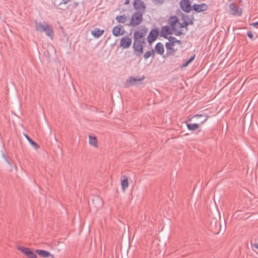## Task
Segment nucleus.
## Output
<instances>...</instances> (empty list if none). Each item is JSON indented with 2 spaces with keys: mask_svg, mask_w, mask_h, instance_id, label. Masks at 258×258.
I'll return each instance as SVG.
<instances>
[{
  "mask_svg": "<svg viewBox=\"0 0 258 258\" xmlns=\"http://www.w3.org/2000/svg\"><path fill=\"white\" fill-rule=\"evenodd\" d=\"M209 118L207 114H196L188 118L186 121L187 128L190 131H195L201 128Z\"/></svg>",
  "mask_w": 258,
  "mask_h": 258,
  "instance_id": "nucleus-1",
  "label": "nucleus"
},
{
  "mask_svg": "<svg viewBox=\"0 0 258 258\" xmlns=\"http://www.w3.org/2000/svg\"><path fill=\"white\" fill-rule=\"evenodd\" d=\"M165 46L167 50V54L173 55L175 52L180 47V42L174 37H170L168 42L166 43Z\"/></svg>",
  "mask_w": 258,
  "mask_h": 258,
  "instance_id": "nucleus-2",
  "label": "nucleus"
},
{
  "mask_svg": "<svg viewBox=\"0 0 258 258\" xmlns=\"http://www.w3.org/2000/svg\"><path fill=\"white\" fill-rule=\"evenodd\" d=\"M188 23L185 21V17H182L181 21H179L176 24L172 27L173 33L176 35H179L183 33V29Z\"/></svg>",
  "mask_w": 258,
  "mask_h": 258,
  "instance_id": "nucleus-3",
  "label": "nucleus"
},
{
  "mask_svg": "<svg viewBox=\"0 0 258 258\" xmlns=\"http://www.w3.org/2000/svg\"><path fill=\"white\" fill-rule=\"evenodd\" d=\"M143 20V16L140 12H136L133 14L132 19L127 25L135 26L139 25Z\"/></svg>",
  "mask_w": 258,
  "mask_h": 258,
  "instance_id": "nucleus-4",
  "label": "nucleus"
},
{
  "mask_svg": "<svg viewBox=\"0 0 258 258\" xmlns=\"http://www.w3.org/2000/svg\"><path fill=\"white\" fill-rule=\"evenodd\" d=\"M17 249L28 258H37L36 254L29 248L19 246Z\"/></svg>",
  "mask_w": 258,
  "mask_h": 258,
  "instance_id": "nucleus-5",
  "label": "nucleus"
},
{
  "mask_svg": "<svg viewBox=\"0 0 258 258\" xmlns=\"http://www.w3.org/2000/svg\"><path fill=\"white\" fill-rule=\"evenodd\" d=\"M145 79L144 76L142 77H129L125 82L126 87H130L131 86H135L138 84L139 82L143 81Z\"/></svg>",
  "mask_w": 258,
  "mask_h": 258,
  "instance_id": "nucleus-6",
  "label": "nucleus"
},
{
  "mask_svg": "<svg viewBox=\"0 0 258 258\" xmlns=\"http://www.w3.org/2000/svg\"><path fill=\"white\" fill-rule=\"evenodd\" d=\"M229 9V12L233 15L240 16L242 14V9L234 3H230Z\"/></svg>",
  "mask_w": 258,
  "mask_h": 258,
  "instance_id": "nucleus-7",
  "label": "nucleus"
},
{
  "mask_svg": "<svg viewBox=\"0 0 258 258\" xmlns=\"http://www.w3.org/2000/svg\"><path fill=\"white\" fill-rule=\"evenodd\" d=\"M148 32V30L146 28L139 29L134 33L135 41H141V39L144 37Z\"/></svg>",
  "mask_w": 258,
  "mask_h": 258,
  "instance_id": "nucleus-8",
  "label": "nucleus"
},
{
  "mask_svg": "<svg viewBox=\"0 0 258 258\" xmlns=\"http://www.w3.org/2000/svg\"><path fill=\"white\" fill-rule=\"evenodd\" d=\"M132 43V40L131 38L127 37H123L120 40L119 43V46L122 48L123 49H126L128 48L131 46Z\"/></svg>",
  "mask_w": 258,
  "mask_h": 258,
  "instance_id": "nucleus-9",
  "label": "nucleus"
},
{
  "mask_svg": "<svg viewBox=\"0 0 258 258\" xmlns=\"http://www.w3.org/2000/svg\"><path fill=\"white\" fill-rule=\"evenodd\" d=\"M181 9L185 12L190 11L191 7V3L189 0H182L180 3Z\"/></svg>",
  "mask_w": 258,
  "mask_h": 258,
  "instance_id": "nucleus-10",
  "label": "nucleus"
},
{
  "mask_svg": "<svg viewBox=\"0 0 258 258\" xmlns=\"http://www.w3.org/2000/svg\"><path fill=\"white\" fill-rule=\"evenodd\" d=\"M133 48L137 55H140L143 53V47L141 41H135Z\"/></svg>",
  "mask_w": 258,
  "mask_h": 258,
  "instance_id": "nucleus-11",
  "label": "nucleus"
},
{
  "mask_svg": "<svg viewBox=\"0 0 258 258\" xmlns=\"http://www.w3.org/2000/svg\"><path fill=\"white\" fill-rule=\"evenodd\" d=\"M134 7L136 10L144 12L146 9V5L141 0H135L134 2Z\"/></svg>",
  "mask_w": 258,
  "mask_h": 258,
  "instance_id": "nucleus-12",
  "label": "nucleus"
},
{
  "mask_svg": "<svg viewBox=\"0 0 258 258\" xmlns=\"http://www.w3.org/2000/svg\"><path fill=\"white\" fill-rule=\"evenodd\" d=\"M88 138L90 146L97 149L98 148V142L97 137L93 135H89Z\"/></svg>",
  "mask_w": 258,
  "mask_h": 258,
  "instance_id": "nucleus-13",
  "label": "nucleus"
},
{
  "mask_svg": "<svg viewBox=\"0 0 258 258\" xmlns=\"http://www.w3.org/2000/svg\"><path fill=\"white\" fill-rule=\"evenodd\" d=\"M158 34L159 31L157 30H152L148 36V40L149 43H151L154 42L157 39Z\"/></svg>",
  "mask_w": 258,
  "mask_h": 258,
  "instance_id": "nucleus-14",
  "label": "nucleus"
},
{
  "mask_svg": "<svg viewBox=\"0 0 258 258\" xmlns=\"http://www.w3.org/2000/svg\"><path fill=\"white\" fill-rule=\"evenodd\" d=\"M36 252L43 258H54V255L44 250L37 249Z\"/></svg>",
  "mask_w": 258,
  "mask_h": 258,
  "instance_id": "nucleus-15",
  "label": "nucleus"
},
{
  "mask_svg": "<svg viewBox=\"0 0 258 258\" xmlns=\"http://www.w3.org/2000/svg\"><path fill=\"white\" fill-rule=\"evenodd\" d=\"M193 9L197 12H202L206 11L208 6L205 4H202L200 5L195 4L192 6Z\"/></svg>",
  "mask_w": 258,
  "mask_h": 258,
  "instance_id": "nucleus-16",
  "label": "nucleus"
},
{
  "mask_svg": "<svg viewBox=\"0 0 258 258\" xmlns=\"http://www.w3.org/2000/svg\"><path fill=\"white\" fill-rule=\"evenodd\" d=\"M124 30L120 26L114 27L112 30L113 34L115 36L123 35Z\"/></svg>",
  "mask_w": 258,
  "mask_h": 258,
  "instance_id": "nucleus-17",
  "label": "nucleus"
},
{
  "mask_svg": "<svg viewBox=\"0 0 258 258\" xmlns=\"http://www.w3.org/2000/svg\"><path fill=\"white\" fill-rule=\"evenodd\" d=\"M129 182L128 177L126 176H123V179H121V185L122 190L124 191L126 188L128 187Z\"/></svg>",
  "mask_w": 258,
  "mask_h": 258,
  "instance_id": "nucleus-18",
  "label": "nucleus"
},
{
  "mask_svg": "<svg viewBox=\"0 0 258 258\" xmlns=\"http://www.w3.org/2000/svg\"><path fill=\"white\" fill-rule=\"evenodd\" d=\"M48 25L44 23H36V29L37 31L39 32H44L48 27Z\"/></svg>",
  "mask_w": 258,
  "mask_h": 258,
  "instance_id": "nucleus-19",
  "label": "nucleus"
},
{
  "mask_svg": "<svg viewBox=\"0 0 258 258\" xmlns=\"http://www.w3.org/2000/svg\"><path fill=\"white\" fill-rule=\"evenodd\" d=\"M155 51L160 55L163 54L164 52V48L163 45L161 43H157L155 46Z\"/></svg>",
  "mask_w": 258,
  "mask_h": 258,
  "instance_id": "nucleus-20",
  "label": "nucleus"
},
{
  "mask_svg": "<svg viewBox=\"0 0 258 258\" xmlns=\"http://www.w3.org/2000/svg\"><path fill=\"white\" fill-rule=\"evenodd\" d=\"M116 20L118 23H126L128 22L127 16L125 15L117 16Z\"/></svg>",
  "mask_w": 258,
  "mask_h": 258,
  "instance_id": "nucleus-21",
  "label": "nucleus"
},
{
  "mask_svg": "<svg viewBox=\"0 0 258 258\" xmlns=\"http://www.w3.org/2000/svg\"><path fill=\"white\" fill-rule=\"evenodd\" d=\"M104 32V30H101L98 28H95L94 30L91 32V34L94 37L98 38L101 36Z\"/></svg>",
  "mask_w": 258,
  "mask_h": 258,
  "instance_id": "nucleus-22",
  "label": "nucleus"
},
{
  "mask_svg": "<svg viewBox=\"0 0 258 258\" xmlns=\"http://www.w3.org/2000/svg\"><path fill=\"white\" fill-rule=\"evenodd\" d=\"M161 34L165 37H167V35L171 33V29L168 26H164L161 29Z\"/></svg>",
  "mask_w": 258,
  "mask_h": 258,
  "instance_id": "nucleus-23",
  "label": "nucleus"
},
{
  "mask_svg": "<svg viewBox=\"0 0 258 258\" xmlns=\"http://www.w3.org/2000/svg\"><path fill=\"white\" fill-rule=\"evenodd\" d=\"M179 20L175 16H172L169 19V23L171 27H173Z\"/></svg>",
  "mask_w": 258,
  "mask_h": 258,
  "instance_id": "nucleus-24",
  "label": "nucleus"
},
{
  "mask_svg": "<svg viewBox=\"0 0 258 258\" xmlns=\"http://www.w3.org/2000/svg\"><path fill=\"white\" fill-rule=\"evenodd\" d=\"M44 32H45L47 35L50 37H52L53 34V30L52 28L50 26H48V27Z\"/></svg>",
  "mask_w": 258,
  "mask_h": 258,
  "instance_id": "nucleus-25",
  "label": "nucleus"
},
{
  "mask_svg": "<svg viewBox=\"0 0 258 258\" xmlns=\"http://www.w3.org/2000/svg\"><path fill=\"white\" fill-rule=\"evenodd\" d=\"M195 55L190 57L185 63L182 65V68L186 67L195 58Z\"/></svg>",
  "mask_w": 258,
  "mask_h": 258,
  "instance_id": "nucleus-26",
  "label": "nucleus"
},
{
  "mask_svg": "<svg viewBox=\"0 0 258 258\" xmlns=\"http://www.w3.org/2000/svg\"><path fill=\"white\" fill-rule=\"evenodd\" d=\"M154 52L153 51H149L146 52L144 55V57L145 59H148L149 57H150L151 55H154Z\"/></svg>",
  "mask_w": 258,
  "mask_h": 258,
  "instance_id": "nucleus-27",
  "label": "nucleus"
},
{
  "mask_svg": "<svg viewBox=\"0 0 258 258\" xmlns=\"http://www.w3.org/2000/svg\"><path fill=\"white\" fill-rule=\"evenodd\" d=\"M153 2L157 5H160L163 3L164 0H153Z\"/></svg>",
  "mask_w": 258,
  "mask_h": 258,
  "instance_id": "nucleus-28",
  "label": "nucleus"
},
{
  "mask_svg": "<svg viewBox=\"0 0 258 258\" xmlns=\"http://www.w3.org/2000/svg\"><path fill=\"white\" fill-rule=\"evenodd\" d=\"M242 0H230V3H234L236 5L240 4Z\"/></svg>",
  "mask_w": 258,
  "mask_h": 258,
  "instance_id": "nucleus-29",
  "label": "nucleus"
},
{
  "mask_svg": "<svg viewBox=\"0 0 258 258\" xmlns=\"http://www.w3.org/2000/svg\"><path fill=\"white\" fill-rule=\"evenodd\" d=\"M34 149H35L36 150L38 149V148H39V146L35 142H34V143H33L32 145H31Z\"/></svg>",
  "mask_w": 258,
  "mask_h": 258,
  "instance_id": "nucleus-30",
  "label": "nucleus"
},
{
  "mask_svg": "<svg viewBox=\"0 0 258 258\" xmlns=\"http://www.w3.org/2000/svg\"><path fill=\"white\" fill-rule=\"evenodd\" d=\"M247 34V36L250 39H252L253 38V34H252V33L251 32H248Z\"/></svg>",
  "mask_w": 258,
  "mask_h": 258,
  "instance_id": "nucleus-31",
  "label": "nucleus"
},
{
  "mask_svg": "<svg viewBox=\"0 0 258 258\" xmlns=\"http://www.w3.org/2000/svg\"><path fill=\"white\" fill-rule=\"evenodd\" d=\"M253 246L254 247L256 248L257 249H258V243H255L254 244H253Z\"/></svg>",
  "mask_w": 258,
  "mask_h": 258,
  "instance_id": "nucleus-32",
  "label": "nucleus"
},
{
  "mask_svg": "<svg viewBox=\"0 0 258 258\" xmlns=\"http://www.w3.org/2000/svg\"><path fill=\"white\" fill-rule=\"evenodd\" d=\"M130 0H125V2H124V4L125 5H128L130 4Z\"/></svg>",
  "mask_w": 258,
  "mask_h": 258,
  "instance_id": "nucleus-33",
  "label": "nucleus"
},
{
  "mask_svg": "<svg viewBox=\"0 0 258 258\" xmlns=\"http://www.w3.org/2000/svg\"><path fill=\"white\" fill-rule=\"evenodd\" d=\"M24 136L25 137V138L27 139V140L29 141L31 139L28 136H27V135L25 134L24 135Z\"/></svg>",
  "mask_w": 258,
  "mask_h": 258,
  "instance_id": "nucleus-34",
  "label": "nucleus"
},
{
  "mask_svg": "<svg viewBox=\"0 0 258 258\" xmlns=\"http://www.w3.org/2000/svg\"><path fill=\"white\" fill-rule=\"evenodd\" d=\"M31 145L34 143V141H33L31 139H30L29 141H28Z\"/></svg>",
  "mask_w": 258,
  "mask_h": 258,
  "instance_id": "nucleus-35",
  "label": "nucleus"
},
{
  "mask_svg": "<svg viewBox=\"0 0 258 258\" xmlns=\"http://www.w3.org/2000/svg\"><path fill=\"white\" fill-rule=\"evenodd\" d=\"M31 145L34 143V141H33L31 139H30L29 141H28Z\"/></svg>",
  "mask_w": 258,
  "mask_h": 258,
  "instance_id": "nucleus-36",
  "label": "nucleus"
},
{
  "mask_svg": "<svg viewBox=\"0 0 258 258\" xmlns=\"http://www.w3.org/2000/svg\"><path fill=\"white\" fill-rule=\"evenodd\" d=\"M253 25L254 26H256V25H258V22H256V23H254V24H253Z\"/></svg>",
  "mask_w": 258,
  "mask_h": 258,
  "instance_id": "nucleus-37",
  "label": "nucleus"
},
{
  "mask_svg": "<svg viewBox=\"0 0 258 258\" xmlns=\"http://www.w3.org/2000/svg\"><path fill=\"white\" fill-rule=\"evenodd\" d=\"M7 163L9 164H10V163L9 161H7Z\"/></svg>",
  "mask_w": 258,
  "mask_h": 258,
  "instance_id": "nucleus-38",
  "label": "nucleus"
}]
</instances>
